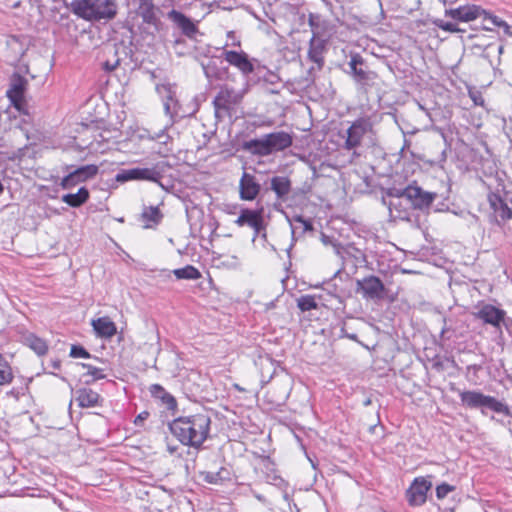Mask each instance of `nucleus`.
Segmentation results:
<instances>
[{
  "instance_id": "1",
  "label": "nucleus",
  "mask_w": 512,
  "mask_h": 512,
  "mask_svg": "<svg viewBox=\"0 0 512 512\" xmlns=\"http://www.w3.org/2000/svg\"><path fill=\"white\" fill-rule=\"evenodd\" d=\"M211 419L207 414L199 413L179 417L169 425L171 433L183 444L200 447L208 438Z\"/></svg>"
},
{
  "instance_id": "2",
  "label": "nucleus",
  "mask_w": 512,
  "mask_h": 512,
  "mask_svg": "<svg viewBox=\"0 0 512 512\" xmlns=\"http://www.w3.org/2000/svg\"><path fill=\"white\" fill-rule=\"evenodd\" d=\"M67 7L78 18L89 22L107 23L118 13L116 0H72Z\"/></svg>"
},
{
  "instance_id": "3",
  "label": "nucleus",
  "mask_w": 512,
  "mask_h": 512,
  "mask_svg": "<svg viewBox=\"0 0 512 512\" xmlns=\"http://www.w3.org/2000/svg\"><path fill=\"white\" fill-rule=\"evenodd\" d=\"M292 144V137L284 132H274L266 134L259 139L247 141L245 149L255 155L268 156L273 152L282 151Z\"/></svg>"
},
{
  "instance_id": "4",
  "label": "nucleus",
  "mask_w": 512,
  "mask_h": 512,
  "mask_svg": "<svg viewBox=\"0 0 512 512\" xmlns=\"http://www.w3.org/2000/svg\"><path fill=\"white\" fill-rule=\"evenodd\" d=\"M459 396L462 404L468 408H487L496 413L510 415V409L507 404L496 399L495 397L484 395L479 391H460Z\"/></svg>"
},
{
  "instance_id": "5",
  "label": "nucleus",
  "mask_w": 512,
  "mask_h": 512,
  "mask_svg": "<svg viewBox=\"0 0 512 512\" xmlns=\"http://www.w3.org/2000/svg\"><path fill=\"white\" fill-rule=\"evenodd\" d=\"M372 133L373 122L370 117L356 119L342 135L344 139L343 148L348 151H353L354 155H358L356 149L361 146L364 137Z\"/></svg>"
},
{
  "instance_id": "6",
  "label": "nucleus",
  "mask_w": 512,
  "mask_h": 512,
  "mask_svg": "<svg viewBox=\"0 0 512 512\" xmlns=\"http://www.w3.org/2000/svg\"><path fill=\"white\" fill-rule=\"evenodd\" d=\"M482 14L485 15V19L489 20L494 26L500 27L504 29V32L506 34H509V25L499 19L497 16L487 15V13L482 10L479 6L476 5H466V6H460L453 9H447L445 11V15L448 17H451L455 20H459L462 22H469L472 20H475L476 18L480 17Z\"/></svg>"
},
{
  "instance_id": "7",
  "label": "nucleus",
  "mask_w": 512,
  "mask_h": 512,
  "mask_svg": "<svg viewBox=\"0 0 512 512\" xmlns=\"http://www.w3.org/2000/svg\"><path fill=\"white\" fill-rule=\"evenodd\" d=\"M163 176V171L158 165L152 167H135L121 170L116 174L115 180L120 183L128 181H149L159 183Z\"/></svg>"
},
{
  "instance_id": "8",
  "label": "nucleus",
  "mask_w": 512,
  "mask_h": 512,
  "mask_svg": "<svg viewBox=\"0 0 512 512\" xmlns=\"http://www.w3.org/2000/svg\"><path fill=\"white\" fill-rule=\"evenodd\" d=\"M156 91L162 99L165 114L170 118H173V116L178 113L179 109V103L176 97V85L169 82H163L156 85Z\"/></svg>"
},
{
  "instance_id": "9",
  "label": "nucleus",
  "mask_w": 512,
  "mask_h": 512,
  "mask_svg": "<svg viewBox=\"0 0 512 512\" xmlns=\"http://www.w3.org/2000/svg\"><path fill=\"white\" fill-rule=\"evenodd\" d=\"M432 483L424 477H417L407 490V500L411 506H421L426 502Z\"/></svg>"
},
{
  "instance_id": "10",
  "label": "nucleus",
  "mask_w": 512,
  "mask_h": 512,
  "mask_svg": "<svg viewBox=\"0 0 512 512\" xmlns=\"http://www.w3.org/2000/svg\"><path fill=\"white\" fill-rule=\"evenodd\" d=\"M406 197L415 208H428L436 198L435 193L424 191L418 186H408L402 194Z\"/></svg>"
},
{
  "instance_id": "11",
  "label": "nucleus",
  "mask_w": 512,
  "mask_h": 512,
  "mask_svg": "<svg viewBox=\"0 0 512 512\" xmlns=\"http://www.w3.org/2000/svg\"><path fill=\"white\" fill-rule=\"evenodd\" d=\"M27 86V80L19 74H14L11 78L10 88L6 94L13 106L21 111L24 105V93Z\"/></svg>"
},
{
  "instance_id": "12",
  "label": "nucleus",
  "mask_w": 512,
  "mask_h": 512,
  "mask_svg": "<svg viewBox=\"0 0 512 512\" xmlns=\"http://www.w3.org/2000/svg\"><path fill=\"white\" fill-rule=\"evenodd\" d=\"M358 291L364 298L379 299L384 292V284L376 276H368L357 281Z\"/></svg>"
},
{
  "instance_id": "13",
  "label": "nucleus",
  "mask_w": 512,
  "mask_h": 512,
  "mask_svg": "<svg viewBox=\"0 0 512 512\" xmlns=\"http://www.w3.org/2000/svg\"><path fill=\"white\" fill-rule=\"evenodd\" d=\"M473 315L482 320L485 324H490L493 327L499 328L501 322L504 320L505 311L491 304H484L480 306Z\"/></svg>"
},
{
  "instance_id": "14",
  "label": "nucleus",
  "mask_w": 512,
  "mask_h": 512,
  "mask_svg": "<svg viewBox=\"0 0 512 512\" xmlns=\"http://www.w3.org/2000/svg\"><path fill=\"white\" fill-rule=\"evenodd\" d=\"M223 56L226 62L237 68L245 75H248L254 71L253 64L249 60L248 55L243 51L237 52L232 50H224Z\"/></svg>"
},
{
  "instance_id": "15",
  "label": "nucleus",
  "mask_w": 512,
  "mask_h": 512,
  "mask_svg": "<svg viewBox=\"0 0 512 512\" xmlns=\"http://www.w3.org/2000/svg\"><path fill=\"white\" fill-rule=\"evenodd\" d=\"M239 191L241 199L251 201L257 197L260 185L253 175L244 172L239 182Z\"/></svg>"
},
{
  "instance_id": "16",
  "label": "nucleus",
  "mask_w": 512,
  "mask_h": 512,
  "mask_svg": "<svg viewBox=\"0 0 512 512\" xmlns=\"http://www.w3.org/2000/svg\"><path fill=\"white\" fill-rule=\"evenodd\" d=\"M488 201L497 219L500 218L501 220H508L512 217L511 209L499 194H489Z\"/></svg>"
},
{
  "instance_id": "17",
  "label": "nucleus",
  "mask_w": 512,
  "mask_h": 512,
  "mask_svg": "<svg viewBox=\"0 0 512 512\" xmlns=\"http://www.w3.org/2000/svg\"><path fill=\"white\" fill-rule=\"evenodd\" d=\"M325 51V41L321 38L316 37L314 34L310 39L308 57L314 62L320 69L323 65L324 59L323 54Z\"/></svg>"
},
{
  "instance_id": "18",
  "label": "nucleus",
  "mask_w": 512,
  "mask_h": 512,
  "mask_svg": "<svg viewBox=\"0 0 512 512\" xmlns=\"http://www.w3.org/2000/svg\"><path fill=\"white\" fill-rule=\"evenodd\" d=\"M74 399L80 407L90 408L98 405L100 396L90 388H81L76 391Z\"/></svg>"
},
{
  "instance_id": "19",
  "label": "nucleus",
  "mask_w": 512,
  "mask_h": 512,
  "mask_svg": "<svg viewBox=\"0 0 512 512\" xmlns=\"http://www.w3.org/2000/svg\"><path fill=\"white\" fill-rule=\"evenodd\" d=\"M235 223L239 226L247 225L253 228L256 232H259L262 225V218L258 212L245 209L241 211Z\"/></svg>"
},
{
  "instance_id": "20",
  "label": "nucleus",
  "mask_w": 512,
  "mask_h": 512,
  "mask_svg": "<svg viewBox=\"0 0 512 512\" xmlns=\"http://www.w3.org/2000/svg\"><path fill=\"white\" fill-rule=\"evenodd\" d=\"M92 326L100 337L110 338L116 333V325L109 317H100L93 320Z\"/></svg>"
},
{
  "instance_id": "21",
  "label": "nucleus",
  "mask_w": 512,
  "mask_h": 512,
  "mask_svg": "<svg viewBox=\"0 0 512 512\" xmlns=\"http://www.w3.org/2000/svg\"><path fill=\"white\" fill-rule=\"evenodd\" d=\"M170 17L186 36L192 37L197 32L196 25L184 14L173 10L170 12Z\"/></svg>"
},
{
  "instance_id": "22",
  "label": "nucleus",
  "mask_w": 512,
  "mask_h": 512,
  "mask_svg": "<svg viewBox=\"0 0 512 512\" xmlns=\"http://www.w3.org/2000/svg\"><path fill=\"white\" fill-rule=\"evenodd\" d=\"M271 189L277 198L283 199L290 193L291 182L285 176H275L271 179Z\"/></svg>"
},
{
  "instance_id": "23",
  "label": "nucleus",
  "mask_w": 512,
  "mask_h": 512,
  "mask_svg": "<svg viewBox=\"0 0 512 512\" xmlns=\"http://www.w3.org/2000/svg\"><path fill=\"white\" fill-rule=\"evenodd\" d=\"M89 199V191L81 187L76 193H69L62 196V202L71 207H79Z\"/></svg>"
},
{
  "instance_id": "24",
  "label": "nucleus",
  "mask_w": 512,
  "mask_h": 512,
  "mask_svg": "<svg viewBox=\"0 0 512 512\" xmlns=\"http://www.w3.org/2000/svg\"><path fill=\"white\" fill-rule=\"evenodd\" d=\"M199 477H200V479H202L203 481H205L209 484L217 485V484L222 483L224 480L229 479L230 473L226 468L222 467L216 472H212V471L200 472Z\"/></svg>"
},
{
  "instance_id": "25",
  "label": "nucleus",
  "mask_w": 512,
  "mask_h": 512,
  "mask_svg": "<svg viewBox=\"0 0 512 512\" xmlns=\"http://www.w3.org/2000/svg\"><path fill=\"white\" fill-rule=\"evenodd\" d=\"M360 64H362V59L360 56L355 55V56L351 57V60L349 62V67L351 69L354 79L357 82H365V81L369 80V74H368V72L364 71L363 69L357 67Z\"/></svg>"
},
{
  "instance_id": "26",
  "label": "nucleus",
  "mask_w": 512,
  "mask_h": 512,
  "mask_svg": "<svg viewBox=\"0 0 512 512\" xmlns=\"http://www.w3.org/2000/svg\"><path fill=\"white\" fill-rule=\"evenodd\" d=\"M25 344L38 355H44L48 350L46 342L34 334L25 337Z\"/></svg>"
},
{
  "instance_id": "27",
  "label": "nucleus",
  "mask_w": 512,
  "mask_h": 512,
  "mask_svg": "<svg viewBox=\"0 0 512 512\" xmlns=\"http://www.w3.org/2000/svg\"><path fill=\"white\" fill-rule=\"evenodd\" d=\"M139 13L146 23H154L156 20L155 7L149 0H142L139 6Z\"/></svg>"
},
{
  "instance_id": "28",
  "label": "nucleus",
  "mask_w": 512,
  "mask_h": 512,
  "mask_svg": "<svg viewBox=\"0 0 512 512\" xmlns=\"http://www.w3.org/2000/svg\"><path fill=\"white\" fill-rule=\"evenodd\" d=\"M174 275L178 279L196 280L200 278L201 274L194 266L187 265L183 268L175 269Z\"/></svg>"
},
{
  "instance_id": "29",
  "label": "nucleus",
  "mask_w": 512,
  "mask_h": 512,
  "mask_svg": "<svg viewBox=\"0 0 512 512\" xmlns=\"http://www.w3.org/2000/svg\"><path fill=\"white\" fill-rule=\"evenodd\" d=\"M150 393L152 396L156 398H160L166 403L168 406H173L175 404L174 398L165 391V389L159 384H153L150 386Z\"/></svg>"
},
{
  "instance_id": "30",
  "label": "nucleus",
  "mask_w": 512,
  "mask_h": 512,
  "mask_svg": "<svg viewBox=\"0 0 512 512\" xmlns=\"http://www.w3.org/2000/svg\"><path fill=\"white\" fill-rule=\"evenodd\" d=\"M78 179L81 182H85L88 179L93 178L98 173V166L94 164L84 165L74 170Z\"/></svg>"
},
{
  "instance_id": "31",
  "label": "nucleus",
  "mask_w": 512,
  "mask_h": 512,
  "mask_svg": "<svg viewBox=\"0 0 512 512\" xmlns=\"http://www.w3.org/2000/svg\"><path fill=\"white\" fill-rule=\"evenodd\" d=\"M161 217L162 215L157 207H149L145 209L142 213V218L146 222L145 228L151 227L149 223H159Z\"/></svg>"
},
{
  "instance_id": "32",
  "label": "nucleus",
  "mask_w": 512,
  "mask_h": 512,
  "mask_svg": "<svg viewBox=\"0 0 512 512\" xmlns=\"http://www.w3.org/2000/svg\"><path fill=\"white\" fill-rule=\"evenodd\" d=\"M298 308L305 312L310 311L317 308V302L314 296L312 295H303L297 300Z\"/></svg>"
},
{
  "instance_id": "33",
  "label": "nucleus",
  "mask_w": 512,
  "mask_h": 512,
  "mask_svg": "<svg viewBox=\"0 0 512 512\" xmlns=\"http://www.w3.org/2000/svg\"><path fill=\"white\" fill-rule=\"evenodd\" d=\"M230 97L231 92L228 89H222L214 100L216 108L228 109L229 104L232 103Z\"/></svg>"
},
{
  "instance_id": "34",
  "label": "nucleus",
  "mask_w": 512,
  "mask_h": 512,
  "mask_svg": "<svg viewBox=\"0 0 512 512\" xmlns=\"http://www.w3.org/2000/svg\"><path fill=\"white\" fill-rule=\"evenodd\" d=\"M84 369L87 370L86 374L87 376L91 377L92 381L104 379L106 377L104 370L95 366H92L91 364H81Z\"/></svg>"
},
{
  "instance_id": "35",
  "label": "nucleus",
  "mask_w": 512,
  "mask_h": 512,
  "mask_svg": "<svg viewBox=\"0 0 512 512\" xmlns=\"http://www.w3.org/2000/svg\"><path fill=\"white\" fill-rule=\"evenodd\" d=\"M12 380L11 368L0 355V385L7 384Z\"/></svg>"
},
{
  "instance_id": "36",
  "label": "nucleus",
  "mask_w": 512,
  "mask_h": 512,
  "mask_svg": "<svg viewBox=\"0 0 512 512\" xmlns=\"http://www.w3.org/2000/svg\"><path fill=\"white\" fill-rule=\"evenodd\" d=\"M79 183L82 182L80 181V179H78L75 171H72L61 180L60 186L63 189H70Z\"/></svg>"
},
{
  "instance_id": "37",
  "label": "nucleus",
  "mask_w": 512,
  "mask_h": 512,
  "mask_svg": "<svg viewBox=\"0 0 512 512\" xmlns=\"http://www.w3.org/2000/svg\"><path fill=\"white\" fill-rule=\"evenodd\" d=\"M455 487L447 483H442L436 487V497L444 499L450 492L454 491Z\"/></svg>"
},
{
  "instance_id": "38",
  "label": "nucleus",
  "mask_w": 512,
  "mask_h": 512,
  "mask_svg": "<svg viewBox=\"0 0 512 512\" xmlns=\"http://www.w3.org/2000/svg\"><path fill=\"white\" fill-rule=\"evenodd\" d=\"M70 356L73 358H89L90 354L82 346L72 345L70 350Z\"/></svg>"
},
{
  "instance_id": "39",
  "label": "nucleus",
  "mask_w": 512,
  "mask_h": 512,
  "mask_svg": "<svg viewBox=\"0 0 512 512\" xmlns=\"http://www.w3.org/2000/svg\"><path fill=\"white\" fill-rule=\"evenodd\" d=\"M439 28L447 32H458L459 29L456 24L452 22H440L437 24Z\"/></svg>"
},
{
  "instance_id": "40",
  "label": "nucleus",
  "mask_w": 512,
  "mask_h": 512,
  "mask_svg": "<svg viewBox=\"0 0 512 512\" xmlns=\"http://www.w3.org/2000/svg\"><path fill=\"white\" fill-rule=\"evenodd\" d=\"M294 220H295L296 222H299V223H301V224L303 225V229H304V231H310V230H312V229H313L311 222H310V221H308V220H305V219H304L303 217H301V216H297V217H295V218H294Z\"/></svg>"
},
{
  "instance_id": "41",
  "label": "nucleus",
  "mask_w": 512,
  "mask_h": 512,
  "mask_svg": "<svg viewBox=\"0 0 512 512\" xmlns=\"http://www.w3.org/2000/svg\"><path fill=\"white\" fill-rule=\"evenodd\" d=\"M119 65V59H116L113 63L106 61L103 63V68L106 71H113L116 69V67Z\"/></svg>"
},
{
  "instance_id": "42",
  "label": "nucleus",
  "mask_w": 512,
  "mask_h": 512,
  "mask_svg": "<svg viewBox=\"0 0 512 512\" xmlns=\"http://www.w3.org/2000/svg\"><path fill=\"white\" fill-rule=\"evenodd\" d=\"M148 416H149V413H148V412H146V411H143V412H141V413H140V414L135 418L134 423H135L136 425H138L140 422H142V421L146 420V419L148 418Z\"/></svg>"
},
{
  "instance_id": "43",
  "label": "nucleus",
  "mask_w": 512,
  "mask_h": 512,
  "mask_svg": "<svg viewBox=\"0 0 512 512\" xmlns=\"http://www.w3.org/2000/svg\"><path fill=\"white\" fill-rule=\"evenodd\" d=\"M231 267H238L240 265V261L236 256H232L231 262L228 263Z\"/></svg>"
},
{
  "instance_id": "44",
  "label": "nucleus",
  "mask_w": 512,
  "mask_h": 512,
  "mask_svg": "<svg viewBox=\"0 0 512 512\" xmlns=\"http://www.w3.org/2000/svg\"><path fill=\"white\" fill-rule=\"evenodd\" d=\"M472 99L476 105H482L483 99L481 97L472 96Z\"/></svg>"
},
{
  "instance_id": "45",
  "label": "nucleus",
  "mask_w": 512,
  "mask_h": 512,
  "mask_svg": "<svg viewBox=\"0 0 512 512\" xmlns=\"http://www.w3.org/2000/svg\"><path fill=\"white\" fill-rule=\"evenodd\" d=\"M168 451L173 454L176 452V447H173V446H168Z\"/></svg>"
},
{
  "instance_id": "46",
  "label": "nucleus",
  "mask_w": 512,
  "mask_h": 512,
  "mask_svg": "<svg viewBox=\"0 0 512 512\" xmlns=\"http://www.w3.org/2000/svg\"><path fill=\"white\" fill-rule=\"evenodd\" d=\"M233 45L234 46H240V41L239 40H233Z\"/></svg>"
},
{
  "instance_id": "47",
  "label": "nucleus",
  "mask_w": 512,
  "mask_h": 512,
  "mask_svg": "<svg viewBox=\"0 0 512 512\" xmlns=\"http://www.w3.org/2000/svg\"><path fill=\"white\" fill-rule=\"evenodd\" d=\"M348 338L355 340L357 338V336L355 334H352V335H348Z\"/></svg>"
},
{
  "instance_id": "48",
  "label": "nucleus",
  "mask_w": 512,
  "mask_h": 512,
  "mask_svg": "<svg viewBox=\"0 0 512 512\" xmlns=\"http://www.w3.org/2000/svg\"><path fill=\"white\" fill-rule=\"evenodd\" d=\"M227 36H228L229 38H233L234 33H233L232 31H229V32H228V34H227Z\"/></svg>"
},
{
  "instance_id": "49",
  "label": "nucleus",
  "mask_w": 512,
  "mask_h": 512,
  "mask_svg": "<svg viewBox=\"0 0 512 512\" xmlns=\"http://www.w3.org/2000/svg\"><path fill=\"white\" fill-rule=\"evenodd\" d=\"M3 189H4V188H3V185H2V183L0 182V194L3 192Z\"/></svg>"
},
{
  "instance_id": "50",
  "label": "nucleus",
  "mask_w": 512,
  "mask_h": 512,
  "mask_svg": "<svg viewBox=\"0 0 512 512\" xmlns=\"http://www.w3.org/2000/svg\"><path fill=\"white\" fill-rule=\"evenodd\" d=\"M236 389H238L239 391H242V388H240V386L238 385H235Z\"/></svg>"
},
{
  "instance_id": "51",
  "label": "nucleus",
  "mask_w": 512,
  "mask_h": 512,
  "mask_svg": "<svg viewBox=\"0 0 512 512\" xmlns=\"http://www.w3.org/2000/svg\"><path fill=\"white\" fill-rule=\"evenodd\" d=\"M256 498H257L258 500H262V497H261L260 495H257V496H256Z\"/></svg>"
},
{
  "instance_id": "52",
  "label": "nucleus",
  "mask_w": 512,
  "mask_h": 512,
  "mask_svg": "<svg viewBox=\"0 0 512 512\" xmlns=\"http://www.w3.org/2000/svg\"><path fill=\"white\" fill-rule=\"evenodd\" d=\"M369 404H370V400H367V401L365 402V405H369Z\"/></svg>"
}]
</instances>
